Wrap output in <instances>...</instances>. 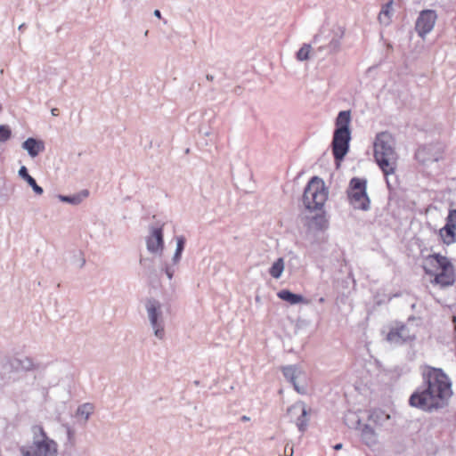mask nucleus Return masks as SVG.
Listing matches in <instances>:
<instances>
[{"mask_svg":"<svg viewBox=\"0 0 456 456\" xmlns=\"http://www.w3.org/2000/svg\"><path fill=\"white\" fill-rule=\"evenodd\" d=\"M424 389L416 390L409 404L425 411L445 406L452 395V382L442 369L427 366L422 370Z\"/></svg>","mask_w":456,"mask_h":456,"instance_id":"obj_1","label":"nucleus"},{"mask_svg":"<svg viewBox=\"0 0 456 456\" xmlns=\"http://www.w3.org/2000/svg\"><path fill=\"white\" fill-rule=\"evenodd\" d=\"M427 274L433 277L432 282L448 287L455 281V269L451 260L440 254L428 256L423 263Z\"/></svg>","mask_w":456,"mask_h":456,"instance_id":"obj_2","label":"nucleus"},{"mask_svg":"<svg viewBox=\"0 0 456 456\" xmlns=\"http://www.w3.org/2000/svg\"><path fill=\"white\" fill-rule=\"evenodd\" d=\"M374 158L384 174L387 185L390 186L388 177L395 175L398 156L388 136L381 134L377 137L374 143Z\"/></svg>","mask_w":456,"mask_h":456,"instance_id":"obj_3","label":"nucleus"},{"mask_svg":"<svg viewBox=\"0 0 456 456\" xmlns=\"http://www.w3.org/2000/svg\"><path fill=\"white\" fill-rule=\"evenodd\" d=\"M328 193L323 180L318 176L312 177L304 191V206L310 211L322 210L328 199Z\"/></svg>","mask_w":456,"mask_h":456,"instance_id":"obj_4","label":"nucleus"},{"mask_svg":"<svg viewBox=\"0 0 456 456\" xmlns=\"http://www.w3.org/2000/svg\"><path fill=\"white\" fill-rule=\"evenodd\" d=\"M35 439L28 447H22L20 452L23 456H56L58 445L55 441L49 438L43 427L34 428Z\"/></svg>","mask_w":456,"mask_h":456,"instance_id":"obj_5","label":"nucleus"},{"mask_svg":"<svg viewBox=\"0 0 456 456\" xmlns=\"http://www.w3.org/2000/svg\"><path fill=\"white\" fill-rule=\"evenodd\" d=\"M367 181L365 179L354 177L351 179L347 190V197L350 204L357 209L368 210L370 199L367 195Z\"/></svg>","mask_w":456,"mask_h":456,"instance_id":"obj_6","label":"nucleus"},{"mask_svg":"<svg viewBox=\"0 0 456 456\" xmlns=\"http://www.w3.org/2000/svg\"><path fill=\"white\" fill-rule=\"evenodd\" d=\"M350 141L349 129H336L332 141V152L336 160H342L347 153Z\"/></svg>","mask_w":456,"mask_h":456,"instance_id":"obj_7","label":"nucleus"},{"mask_svg":"<svg viewBox=\"0 0 456 456\" xmlns=\"http://www.w3.org/2000/svg\"><path fill=\"white\" fill-rule=\"evenodd\" d=\"M439 236L446 245H451L456 241V209L449 211L445 225L439 231Z\"/></svg>","mask_w":456,"mask_h":456,"instance_id":"obj_8","label":"nucleus"},{"mask_svg":"<svg viewBox=\"0 0 456 456\" xmlns=\"http://www.w3.org/2000/svg\"><path fill=\"white\" fill-rule=\"evenodd\" d=\"M436 14L432 10L423 11L416 22V29L420 36L430 32L436 23Z\"/></svg>","mask_w":456,"mask_h":456,"instance_id":"obj_9","label":"nucleus"},{"mask_svg":"<svg viewBox=\"0 0 456 456\" xmlns=\"http://www.w3.org/2000/svg\"><path fill=\"white\" fill-rule=\"evenodd\" d=\"M412 338L405 325L393 327L387 335V340L394 344H402Z\"/></svg>","mask_w":456,"mask_h":456,"instance_id":"obj_10","label":"nucleus"},{"mask_svg":"<svg viewBox=\"0 0 456 456\" xmlns=\"http://www.w3.org/2000/svg\"><path fill=\"white\" fill-rule=\"evenodd\" d=\"M288 414L289 415H299L297 418L296 424L300 431H305L307 426L308 419L306 418L307 416V411L304 404L302 403H296L289 407L288 409Z\"/></svg>","mask_w":456,"mask_h":456,"instance_id":"obj_11","label":"nucleus"},{"mask_svg":"<svg viewBox=\"0 0 456 456\" xmlns=\"http://www.w3.org/2000/svg\"><path fill=\"white\" fill-rule=\"evenodd\" d=\"M147 248L151 252H157L163 248V234L160 228L155 229L147 240Z\"/></svg>","mask_w":456,"mask_h":456,"instance_id":"obj_12","label":"nucleus"},{"mask_svg":"<svg viewBox=\"0 0 456 456\" xmlns=\"http://www.w3.org/2000/svg\"><path fill=\"white\" fill-rule=\"evenodd\" d=\"M277 296L281 299L289 302L290 305H297L300 303L308 304V300L304 298L301 295L294 294L288 289L279 291Z\"/></svg>","mask_w":456,"mask_h":456,"instance_id":"obj_13","label":"nucleus"},{"mask_svg":"<svg viewBox=\"0 0 456 456\" xmlns=\"http://www.w3.org/2000/svg\"><path fill=\"white\" fill-rule=\"evenodd\" d=\"M22 147L28 151V154L33 158L37 156L39 152L44 150V144L34 138L27 139L23 142Z\"/></svg>","mask_w":456,"mask_h":456,"instance_id":"obj_14","label":"nucleus"},{"mask_svg":"<svg viewBox=\"0 0 456 456\" xmlns=\"http://www.w3.org/2000/svg\"><path fill=\"white\" fill-rule=\"evenodd\" d=\"M393 0H390L388 3L382 6L381 11L379 14V20L380 23H383L385 25L390 23L393 12Z\"/></svg>","mask_w":456,"mask_h":456,"instance_id":"obj_15","label":"nucleus"},{"mask_svg":"<svg viewBox=\"0 0 456 456\" xmlns=\"http://www.w3.org/2000/svg\"><path fill=\"white\" fill-rule=\"evenodd\" d=\"M390 416L381 409H374L370 411L369 421L375 425H382L385 421L388 420Z\"/></svg>","mask_w":456,"mask_h":456,"instance_id":"obj_16","label":"nucleus"},{"mask_svg":"<svg viewBox=\"0 0 456 456\" xmlns=\"http://www.w3.org/2000/svg\"><path fill=\"white\" fill-rule=\"evenodd\" d=\"M361 437L362 440L369 446L376 443V433L370 425H365L362 428Z\"/></svg>","mask_w":456,"mask_h":456,"instance_id":"obj_17","label":"nucleus"},{"mask_svg":"<svg viewBox=\"0 0 456 456\" xmlns=\"http://www.w3.org/2000/svg\"><path fill=\"white\" fill-rule=\"evenodd\" d=\"M147 311L149 314L150 321L153 327L157 326L158 322V310L159 309V304L154 300H149L147 303Z\"/></svg>","mask_w":456,"mask_h":456,"instance_id":"obj_18","label":"nucleus"},{"mask_svg":"<svg viewBox=\"0 0 456 456\" xmlns=\"http://www.w3.org/2000/svg\"><path fill=\"white\" fill-rule=\"evenodd\" d=\"M282 372L285 378L293 383L295 389L299 391L296 384V379L297 378L298 374H300V371L294 366H287L282 369Z\"/></svg>","mask_w":456,"mask_h":456,"instance_id":"obj_19","label":"nucleus"},{"mask_svg":"<svg viewBox=\"0 0 456 456\" xmlns=\"http://www.w3.org/2000/svg\"><path fill=\"white\" fill-rule=\"evenodd\" d=\"M350 123V112L341 111L339 112L336 120V129H349L348 126Z\"/></svg>","mask_w":456,"mask_h":456,"instance_id":"obj_20","label":"nucleus"},{"mask_svg":"<svg viewBox=\"0 0 456 456\" xmlns=\"http://www.w3.org/2000/svg\"><path fill=\"white\" fill-rule=\"evenodd\" d=\"M284 270V262L282 258H279L277 261H275L272 267L270 268V274L272 277L278 279L281 277L282 272Z\"/></svg>","mask_w":456,"mask_h":456,"instance_id":"obj_21","label":"nucleus"},{"mask_svg":"<svg viewBox=\"0 0 456 456\" xmlns=\"http://www.w3.org/2000/svg\"><path fill=\"white\" fill-rule=\"evenodd\" d=\"M94 411V405L91 403H84L77 408L76 415L77 417L84 418L85 420H87L89 416Z\"/></svg>","mask_w":456,"mask_h":456,"instance_id":"obj_22","label":"nucleus"},{"mask_svg":"<svg viewBox=\"0 0 456 456\" xmlns=\"http://www.w3.org/2000/svg\"><path fill=\"white\" fill-rule=\"evenodd\" d=\"M12 130L6 125L0 126V142H4L11 138Z\"/></svg>","mask_w":456,"mask_h":456,"instance_id":"obj_23","label":"nucleus"},{"mask_svg":"<svg viewBox=\"0 0 456 456\" xmlns=\"http://www.w3.org/2000/svg\"><path fill=\"white\" fill-rule=\"evenodd\" d=\"M311 52V46L309 45H304L297 53V57L299 61H305L309 58Z\"/></svg>","mask_w":456,"mask_h":456,"instance_id":"obj_24","label":"nucleus"},{"mask_svg":"<svg viewBox=\"0 0 456 456\" xmlns=\"http://www.w3.org/2000/svg\"><path fill=\"white\" fill-rule=\"evenodd\" d=\"M27 183L33 188L34 191L38 194V195H41L43 193V189L42 187H40L39 185H37L36 180L30 176L29 178H28L27 180Z\"/></svg>","mask_w":456,"mask_h":456,"instance_id":"obj_25","label":"nucleus"},{"mask_svg":"<svg viewBox=\"0 0 456 456\" xmlns=\"http://www.w3.org/2000/svg\"><path fill=\"white\" fill-rule=\"evenodd\" d=\"M184 243H185V241L183 237L177 238V248H176V252H175V257L180 256L182 251L183 250Z\"/></svg>","mask_w":456,"mask_h":456,"instance_id":"obj_26","label":"nucleus"},{"mask_svg":"<svg viewBox=\"0 0 456 456\" xmlns=\"http://www.w3.org/2000/svg\"><path fill=\"white\" fill-rule=\"evenodd\" d=\"M19 175L25 180L29 178L31 175H28L26 167H21L19 170Z\"/></svg>","mask_w":456,"mask_h":456,"instance_id":"obj_27","label":"nucleus"},{"mask_svg":"<svg viewBox=\"0 0 456 456\" xmlns=\"http://www.w3.org/2000/svg\"><path fill=\"white\" fill-rule=\"evenodd\" d=\"M155 329V335L159 337V338H162L164 336V329L163 328H158V325L154 327Z\"/></svg>","mask_w":456,"mask_h":456,"instance_id":"obj_28","label":"nucleus"},{"mask_svg":"<svg viewBox=\"0 0 456 456\" xmlns=\"http://www.w3.org/2000/svg\"><path fill=\"white\" fill-rule=\"evenodd\" d=\"M62 200L65 201H68V202H71V203L78 202V200L76 198L63 197Z\"/></svg>","mask_w":456,"mask_h":456,"instance_id":"obj_29","label":"nucleus"},{"mask_svg":"<svg viewBox=\"0 0 456 456\" xmlns=\"http://www.w3.org/2000/svg\"><path fill=\"white\" fill-rule=\"evenodd\" d=\"M285 454L286 456H292L293 454V448L292 447H289L288 448V445L285 447Z\"/></svg>","mask_w":456,"mask_h":456,"instance_id":"obj_30","label":"nucleus"},{"mask_svg":"<svg viewBox=\"0 0 456 456\" xmlns=\"http://www.w3.org/2000/svg\"><path fill=\"white\" fill-rule=\"evenodd\" d=\"M52 114H53V116H58V115H59V110H58V109H56V108H53V109L52 110Z\"/></svg>","mask_w":456,"mask_h":456,"instance_id":"obj_31","label":"nucleus"},{"mask_svg":"<svg viewBox=\"0 0 456 456\" xmlns=\"http://www.w3.org/2000/svg\"><path fill=\"white\" fill-rule=\"evenodd\" d=\"M154 15H155L156 17L159 18V19L161 18V13H160V12H159V10H156V11L154 12Z\"/></svg>","mask_w":456,"mask_h":456,"instance_id":"obj_32","label":"nucleus"},{"mask_svg":"<svg viewBox=\"0 0 456 456\" xmlns=\"http://www.w3.org/2000/svg\"><path fill=\"white\" fill-rule=\"evenodd\" d=\"M341 448H342V444H337V445H335V446H334V449H335V450H339V449H341Z\"/></svg>","mask_w":456,"mask_h":456,"instance_id":"obj_33","label":"nucleus"},{"mask_svg":"<svg viewBox=\"0 0 456 456\" xmlns=\"http://www.w3.org/2000/svg\"><path fill=\"white\" fill-rule=\"evenodd\" d=\"M242 419H243V420H248V418H247L246 416H243V417H242Z\"/></svg>","mask_w":456,"mask_h":456,"instance_id":"obj_34","label":"nucleus"}]
</instances>
